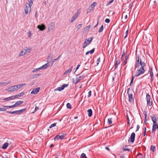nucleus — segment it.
Instances as JSON below:
<instances>
[{"mask_svg":"<svg viewBox=\"0 0 158 158\" xmlns=\"http://www.w3.org/2000/svg\"><path fill=\"white\" fill-rule=\"evenodd\" d=\"M146 63L143 62L139 58V55H137L136 61L135 65V68H139L140 65H141V67L140 69L137 70L135 75V77H138L144 73L145 70L144 67L146 66Z\"/></svg>","mask_w":158,"mask_h":158,"instance_id":"1","label":"nucleus"},{"mask_svg":"<svg viewBox=\"0 0 158 158\" xmlns=\"http://www.w3.org/2000/svg\"><path fill=\"white\" fill-rule=\"evenodd\" d=\"M127 94L128 95L129 102L131 103H134L135 97V94L134 91L129 88L128 89Z\"/></svg>","mask_w":158,"mask_h":158,"instance_id":"2","label":"nucleus"},{"mask_svg":"<svg viewBox=\"0 0 158 158\" xmlns=\"http://www.w3.org/2000/svg\"><path fill=\"white\" fill-rule=\"evenodd\" d=\"M33 4L32 0H28V2L25 4V7L24 8L25 13L26 14H28L31 10V6Z\"/></svg>","mask_w":158,"mask_h":158,"instance_id":"3","label":"nucleus"},{"mask_svg":"<svg viewBox=\"0 0 158 158\" xmlns=\"http://www.w3.org/2000/svg\"><path fill=\"white\" fill-rule=\"evenodd\" d=\"M80 76L79 77H76L75 80H74L73 81V83L76 84L81 80L84 77L85 74L82 73V72L79 75Z\"/></svg>","mask_w":158,"mask_h":158,"instance_id":"4","label":"nucleus"},{"mask_svg":"<svg viewBox=\"0 0 158 158\" xmlns=\"http://www.w3.org/2000/svg\"><path fill=\"white\" fill-rule=\"evenodd\" d=\"M146 100L147 105L149 106H152V100L151 98L150 95L148 94H146Z\"/></svg>","mask_w":158,"mask_h":158,"instance_id":"5","label":"nucleus"},{"mask_svg":"<svg viewBox=\"0 0 158 158\" xmlns=\"http://www.w3.org/2000/svg\"><path fill=\"white\" fill-rule=\"evenodd\" d=\"M66 136V134L62 133H59L58 135H56L54 138V140H58L59 139H63Z\"/></svg>","mask_w":158,"mask_h":158,"instance_id":"6","label":"nucleus"},{"mask_svg":"<svg viewBox=\"0 0 158 158\" xmlns=\"http://www.w3.org/2000/svg\"><path fill=\"white\" fill-rule=\"evenodd\" d=\"M93 39V37H91L90 38H89L88 39H85L83 46V48H85L90 43V42L92 41Z\"/></svg>","mask_w":158,"mask_h":158,"instance_id":"7","label":"nucleus"},{"mask_svg":"<svg viewBox=\"0 0 158 158\" xmlns=\"http://www.w3.org/2000/svg\"><path fill=\"white\" fill-rule=\"evenodd\" d=\"M96 5V2H94L91 4V6L89 7L87 10V13H90L92 11L95 7V6Z\"/></svg>","mask_w":158,"mask_h":158,"instance_id":"8","label":"nucleus"},{"mask_svg":"<svg viewBox=\"0 0 158 158\" xmlns=\"http://www.w3.org/2000/svg\"><path fill=\"white\" fill-rule=\"evenodd\" d=\"M158 128V123L157 122L153 123L152 132L154 133L156 129Z\"/></svg>","mask_w":158,"mask_h":158,"instance_id":"9","label":"nucleus"},{"mask_svg":"<svg viewBox=\"0 0 158 158\" xmlns=\"http://www.w3.org/2000/svg\"><path fill=\"white\" fill-rule=\"evenodd\" d=\"M135 133L134 132H133L131 133V136L129 139L128 140V142H129L130 140L131 142L132 143H133L135 140Z\"/></svg>","mask_w":158,"mask_h":158,"instance_id":"10","label":"nucleus"},{"mask_svg":"<svg viewBox=\"0 0 158 158\" xmlns=\"http://www.w3.org/2000/svg\"><path fill=\"white\" fill-rule=\"evenodd\" d=\"M55 27V23L54 22L51 23L48 27V31L49 32L50 31L53 30Z\"/></svg>","mask_w":158,"mask_h":158,"instance_id":"11","label":"nucleus"},{"mask_svg":"<svg viewBox=\"0 0 158 158\" xmlns=\"http://www.w3.org/2000/svg\"><path fill=\"white\" fill-rule=\"evenodd\" d=\"M17 90L15 85L11 86L6 89L8 92L14 91Z\"/></svg>","mask_w":158,"mask_h":158,"instance_id":"12","label":"nucleus"},{"mask_svg":"<svg viewBox=\"0 0 158 158\" xmlns=\"http://www.w3.org/2000/svg\"><path fill=\"white\" fill-rule=\"evenodd\" d=\"M50 62H48L47 63L45 64L41 67H40V69H47L50 65H49Z\"/></svg>","mask_w":158,"mask_h":158,"instance_id":"13","label":"nucleus"},{"mask_svg":"<svg viewBox=\"0 0 158 158\" xmlns=\"http://www.w3.org/2000/svg\"><path fill=\"white\" fill-rule=\"evenodd\" d=\"M40 87H38L36 89H34L31 92V94H36L39 91Z\"/></svg>","mask_w":158,"mask_h":158,"instance_id":"14","label":"nucleus"},{"mask_svg":"<svg viewBox=\"0 0 158 158\" xmlns=\"http://www.w3.org/2000/svg\"><path fill=\"white\" fill-rule=\"evenodd\" d=\"M79 14L78 13H77L75 14L72 17L71 19V20L70 22L71 23H73L75 20V19L77 18L78 17Z\"/></svg>","mask_w":158,"mask_h":158,"instance_id":"15","label":"nucleus"},{"mask_svg":"<svg viewBox=\"0 0 158 158\" xmlns=\"http://www.w3.org/2000/svg\"><path fill=\"white\" fill-rule=\"evenodd\" d=\"M26 110V108H24L19 110L15 111V114H19L22 113L25 111Z\"/></svg>","mask_w":158,"mask_h":158,"instance_id":"16","label":"nucleus"},{"mask_svg":"<svg viewBox=\"0 0 158 158\" xmlns=\"http://www.w3.org/2000/svg\"><path fill=\"white\" fill-rule=\"evenodd\" d=\"M129 55H126L125 56V60L123 61V66H125L127 63V60L129 58Z\"/></svg>","mask_w":158,"mask_h":158,"instance_id":"17","label":"nucleus"},{"mask_svg":"<svg viewBox=\"0 0 158 158\" xmlns=\"http://www.w3.org/2000/svg\"><path fill=\"white\" fill-rule=\"evenodd\" d=\"M152 120L153 123L157 122L158 118L155 115H153V116H151Z\"/></svg>","mask_w":158,"mask_h":158,"instance_id":"18","label":"nucleus"},{"mask_svg":"<svg viewBox=\"0 0 158 158\" xmlns=\"http://www.w3.org/2000/svg\"><path fill=\"white\" fill-rule=\"evenodd\" d=\"M73 68V66H70L68 69H67V70H66L65 71V72L64 73V74L65 75L66 74L70 73L71 72Z\"/></svg>","mask_w":158,"mask_h":158,"instance_id":"19","label":"nucleus"},{"mask_svg":"<svg viewBox=\"0 0 158 158\" xmlns=\"http://www.w3.org/2000/svg\"><path fill=\"white\" fill-rule=\"evenodd\" d=\"M12 100H14L12 96L8 98H5L2 99L4 101H9Z\"/></svg>","mask_w":158,"mask_h":158,"instance_id":"20","label":"nucleus"},{"mask_svg":"<svg viewBox=\"0 0 158 158\" xmlns=\"http://www.w3.org/2000/svg\"><path fill=\"white\" fill-rule=\"evenodd\" d=\"M25 85V84L23 83L15 85L17 90L18 89H19L21 88L22 87H23V86Z\"/></svg>","mask_w":158,"mask_h":158,"instance_id":"21","label":"nucleus"},{"mask_svg":"<svg viewBox=\"0 0 158 158\" xmlns=\"http://www.w3.org/2000/svg\"><path fill=\"white\" fill-rule=\"evenodd\" d=\"M120 64L119 60L118 59L115 62L114 65V70L116 69L118 67V65Z\"/></svg>","mask_w":158,"mask_h":158,"instance_id":"22","label":"nucleus"},{"mask_svg":"<svg viewBox=\"0 0 158 158\" xmlns=\"http://www.w3.org/2000/svg\"><path fill=\"white\" fill-rule=\"evenodd\" d=\"M23 103V101H19L16 102L14 104L15 105V106L16 107L21 105Z\"/></svg>","mask_w":158,"mask_h":158,"instance_id":"23","label":"nucleus"},{"mask_svg":"<svg viewBox=\"0 0 158 158\" xmlns=\"http://www.w3.org/2000/svg\"><path fill=\"white\" fill-rule=\"evenodd\" d=\"M23 49L25 51V54L29 53L31 51V49L27 47L24 48Z\"/></svg>","mask_w":158,"mask_h":158,"instance_id":"24","label":"nucleus"},{"mask_svg":"<svg viewBox=\"0 0 158 158\" xmlns=\"http://www.w3.org/2000/svg\"><path fill=\"white\" fill-rule=\"evenodd\" d=\"M153 3V8H154L155 7H156V0H151L150 2L149 3Z\"/></svg>","mask_w":158,"mask_h":158,"instance_id":"25","label":"nucleus"},{"mask_svg":"<svg viewBox=\"0 0 158 158\" xmlns=\"http://www.w3.org/2000/svg\"><path fill=\"white\" fill-rule=\"evenodd\" d=\"M88 115L89 117H90L92 116V110L91 109H89L88 110Z\"/></svg>","mask_w":158,"mask_h":158,"instance_id":"26","label":"nucleus"},{"mask_svg":"<svg viewBox=\"0 0 158 158\" xmlns=\"http://www.w3.org/2000/svg\"><path fill=\"white\" fill-rule=\"evenodd\" d=\"M150 74V76L151 77V81L152 82V81H153V80H154V77H153V72H149Z\"/></svg>","mask_w":158,"mask_h":158,"instance_id":"27","label":"nucleus"},{"mask_svg":"<svg viewBox=\"0 0 158 158\" xmlns=\"http://www.w3.org/2000/svg\"><path fill=\"white\" fill-rule=\"evenodd\" d=\"M94 51H95V48H94L92 49L91 50H90L89 51H88V52H86L85 53V54L86 55H87L89 53H90L91 54H92L94 52Z\"/></svg>","mask_w":158,"mask_h":158,"instance_id":"28","label":"nucleus"},{"mask_svg":"<svg viewBox=\"0 0 158 158\" xmlns=\"http://www.w3.org/2000/svg\"><path fill=\"white\" fill-rule=\"evenodd\" d=\"M52 59V55H49L48 58V62H49L50 63L51 62Z\"/></svg>","mask_w":158,"mask_h":158,"instance_id":"29","label":"nucleus"},{"mask_svg":"<svg viewBox=\"0 0 158 158\" xmlns=\"http://www.w3.org/2000/svg\"><path fill=\"white\" fill-rule=\"evenodd\" d=\"M8 143H5L2 146V148L3 149H6L8 147Z\"/></svg>","mask_w":158,"mask_h":158,"instance_id":"30","label":"nucleus"},{"mask_svg":"<svg viewBox=\"0 0 158 158\" xmlns=\"http://www.w3.org/2000/svg\"><path fill=\"white\" fill-rule=\"evenodd\" d=\"M150 149L153 152H155L156 151V147L154 145H152L151 146Z\"/></svg>","mask_w":158,"mask_h":158,"instance_id":"31","label":"nucleus"},{"mask_svg":"<svg viewBox=\"0 0 158 158\" xmlns=\"http://www.w3.org/2000/svg\"><path fill=\"white\" fill-rule=\"evenodd\" d=\"M124 18L126 20L127 18V14L126 12H124L122 15V18Z\"/></svg>","mask_w":158,"mask_h":158,"instance_id":"32","label":"nucleus"},{"mask_svg":"<svg viewBox=\"0 0 158 158\" xmlns=\"http://www.w3.org/2000/svg\"><path fill=\"white\" fill-rule=\"evenodd\" d=\"M25 54V51L23 49L19 53V56H23Z\"/></svg>","mask_w":158,"mask_h":158,"instance_id":"33","label":"nucleus"},{"mask_svg":"<svg viewBox=\"0 0 158 158\" xmlns=\"http://www.w3.org/2000/svg\"><path fill=\"white\" fill-rule=\"evenodd\" d=\"M45 28V25L42 24L41 25H40V31H43L44 30Z\"/></svg>","mask_w":158,"mask_h":158,"instance_id":"34","label":"nucleus"},{"mask_svg":"<svg viewBox=\"0 0 158 158\" xmlns=\"http://www.w3.org/2000/svg\"><path fill=\"white\" fill-rule=\"evenodd\" d=\"M3 107H5V108H12V107H15V104L13 105H12V106H3Z\"/></svg>","mask_w":158,"mask_h":158,"instance_id":"35","label":"nucleus"},{"mask_svg":"<svg viewBox=\"0 0 158 158\" xmlns=\"http://www.w3.org/2000/svg\"><path fill=\"white\" fill-rule=\"evenodd\" d=\"M10 81H8L6 82H1L0 83V85H7L10 83Z\"/></svg>","mask_w":158,"mask_h":158,"instance_id":"36","label":"nucleus"},{"mask_svg":"<svg viewBox=\"0 0 158 158\" xmlns=\"http://www.w3.org/2000/svg\"><path fill=\"white\" fill-rule=\"evenodd\" d=\"M137 156H138V158H145V157L141 153H138Z\"/></svg>","mask_w":158,"mask_h":158,"instance_id":"37","label":"nucleus"},{"mask_svg":"<svg viewBox=\"0 0 158 158\" xmlns=\"http://www.w3.org/2000/svg\"><path fill=\"white\" fill-rule=\"evenodd\" d=\"M108 123L109 125H111L112 124V119L111 118H109L108 119Z\"/></svg>","mask_w":158,"mask_h":158,"instance_id":"38","label":"nucleus"},{"mask_svg":"<svg viewBox=\"0 0 158 158\" xmlns=\"http://www.w3.org/2000/svg\"><path fill=\"white\" fill-rule=\"evenodd\" d=\"M103 25H102L101 26V27H100V28L98 30V32L99 33H100L103 30Z\"/></svg>","mask_w":158,"mask_h":158,"instance_id":"39","label":"nucleus"},{"mask_svg":"<svg viewBox=\"0 0 158 158\" xmlns=\"http://www.w3.org/2000/svg\"><path fill=\"white\" fill-rule=\"evenodd\" d=\"M134 78H135L134 76H132V78H131V82H130V86H131L132 85L133 83V80H134Z\"/></svg>","mask_w":158,"mask_h":158,"instance_id":"40","label":"nucleus"},{"mask_svg":"<svg viewBox=\"0 0 158 158\" xmlns=\"http://www.w3.org/2000/svg\"><path fill=\"white\" fill-rule=\"evenodd\" d=\"M66 106L68 108L71 109L72 108L71 106L70 103H68L66 104Z\"/></svg>","mask_w":158,"mask_h":158,"instance_id":"41","label":"nucleus"},{"mask_svg":"<svg viewBox=\"0 0 158 158\" xmlns=\"http://www.w3.org/2000/svg\"><path fill=\"white\" fill-rule=\"evenodd\" d=\"M6 108H5L3 107V108L1 107L0 108V111H6Z\"/></svg>","mask_w":158,"mask_h":158,"instance_id":"42","label":"nucleus"},{"mask_svg":"<svg viewBox=\"0 0 158 158\" xmlns=\"http://www.w3.org/2000/svg\"><path fill=\"white\" fill-rule=\"evenodd\" d=\"M81 158H87V157L85 153H82L81 155Z\"/></svg>","mask_w":158,"mask_h":158,"instance_id":"43","label":"nucleus"},{"mask_svg":"<svg viewBox=\"0 0 158 158\" xmlns=\"http://www.w3.org/2000/svg\"><path fill=\"white\" fill-rule=\"evenodd\" d=\"M63 89L62 88V86L61 87H59L56 88V90H58L59 91H60L63 90Z\"/></svg>","mask_w":158,"mask_h":158,"instance_id":"44","label":"nucleus"},{"mask_svg":"<svg viewBox=\"0 0 158 158\" xmlns=\"http://www.w3.org/2000/svg\"><path fill=\"white\" fill-rule=\"evenodd\" d=\"M56 125V123H54L52 124L49 127V128H51L53 127H54Z\"/></svg>","mask_w":158,"mask_h":158,"instance_id":"45","label":"nucleus"},{"mask_svg":"<svg viewBox=\"0 0 158 158\" xmlns=\"http://www.w3.org/2000/svg\"><path fill=\"white\" fill-rule=\"evenodd\" d=\"M143 114L145 116V121L146 120L147 121V119H146V118L147 116V112L146 111H144V112H143Z\"/></svg>","mask_w":158,"mask_h":158,"instance_id":"46","label":"nucleus"},{"mask_svg":"<svg viewBox=\"0 0 158 158\" xmlns=\"http://www.w3.org/2000/svg\"><path fill=\"white\" fill-rule=\"evenodd\" d=\"M58 60V58H56V59H54L53 60V61H52V63L51 64V65H50V66H52L53 65V63L56 62V61L57 60Z\"/></svg>","mask_w":158,"mask_h":158,"instance_id":"47","label":"nucleus"},{"mask_svg":"<svg viewBox=\"0 0 158 158\" xmlns=\"http://www.w3.org/2000/svg\"><path fill=\"white\" fill-rule=\"evenodd\" d=\"M100 58L99 57L97 60V65H98L99 63H100Z\"/></svg>","mask_w":158,"mask_h":158,"instance_id":"48","label":"nucleus"},{"mask_svg":"<svg viewBox=\"0 0 158 158\" xmlns=\"http://www.w3.org/2000/svg\"><path fill=\"white\" fill-rule=\"evenodd\" d=\"M40 70V68H37V69H34L32 71V72L34 73L36 71Z\"/></svg>","mask_w":158,"mask_h":158,"instance_id":"49","label":"nucleus"},{"mask_svg":"<svg viewBox=\"0 0 158 158\" xmlns=\"http://www.w3.org/2000/svg\"><path fill=\"white\" fill-rule=\"evenodd\" d=\"M25 94V93L24 92H22L20 93L19 94V97H21L23 96Z\"/></svg>","mask_w":158,"mask_h":158,"instance_id":"50","label":"nucleus"},{"mask_svg":"<svg viewBox=\"0 0 158 158\" xmlns=\"http://www.w3.org/2000/svg\"><path fill=\"white\" fill-rule=\"evenodd\" d=\"M113 1H114L113 0H111L110 1H109V2H108L107 4V6H108V5H110L113 2Z\"/></svg>","mask_w":158,"mask_h":158,"instance_id":"51","label":"nucleus"},{"mask_svg":"<svg viewBox=\"0 0 158 158\" xmlns=\"http://www.w3.org/2000/svg\"><path fill=\"white\" fill-rule=\"evenodd\" d=\"M68 84H64L62 86V87L63 89H64V88L67 87L68 86Z\"/></svg>","mask_w":158,"mask_h":158,"instance_id":"52","label":"nucleus"},{"mask_svg":"<svg viewBox=\"0 0 158 158\" xmlns=\"http://www.w3.org/2000/svg\"><path fill=\"white\" fill-rule=\"evenodd\" d=\"M27 33H28V37L30 38L31 36V31H29Z\"/></svg>","mask_w":158,"mask_h":158,"instance_id":"53","label":"nucleus"},{"mask_svg":"<svg viewBox=\"0 0 158 158\" xmlns=\"http://www.w3.org/2000/svg\"><path fill=\"white\" fill-rule=\"evenodd\" d=\"M13 97V99H14L15 98H18L19 97V94L16 95H15L12 96Z\"/></svg>","mask_w":158,"mask_h":158,"instance_id":"54","label":"nucleus"},{"mask_svg":"<svg viewBox=\"0 0 158 158\" xmlns=\"http://www.w3.org/2000/svg\"><path fill=\"white\" fill-rule=\"evenodd\" d=\"M6 112L11 114H15V111H7Z\"/></svg>","mask_w":158,"mask_h":158,"instance_id":"55","label":"nucleus"},{"mask_svg":"<svg viewBox=\"0 0 158 158\" xmlns=\"http://www.w3.org/2000/svg\"><path fill=\"white\" fill-rule=\"evenodd\" d=\"M91 95V91H90L89 92L88 94V95L87 96L88 97H90Z\"/></svg>","mask_w":158,"mask_h":158,"instance_id":"56","label":"nucleus"},{"mask_svg":"<svg viewBox=\"0 0 158 158\" xmlns=\"http://www.w3.org/2000/svg\"><path fill=\"white\" fill-rule=\"evenodd\" d=\"M123 151H130V150L129 148H123Z\"/></svg>","mask_w":158,"mask_h":158,"instance_id":"57","label":"nucleus"},{"mask_svg":"<svg viewBox=\"0 0 158 158\" xmlns=\"http://www.w3.org/2000/svg\"><path fill=\"white\" fill-rule=\"evenodd\" d=\"M82 26V24H80L77 25V27L78 29H79Z\"/></svg>","mask_w":158,"mask_h":158,"instance_id":"58","label":"nucleus"},{"mask_svg":"<svg viewBox=\"0 0 158 158\" xmlns=\"http://www.w3.org/2000/svg\"><path fill=\"white\" fill-rule=\"evenodd\" d=\"M128 30L127 29L126 31V35L124 37V39H125L127 37L128 34Z\"/></svg>","mask_w":158,"mask_h":158,"instance_id":"59","label":"nucleus"},{"mask_svg":"<svg viewBox=\"0 0 158 158\" xmlns=\"http://www.w3.org/2000/svg\"><path fill=\"white\" fill-rule=\"evenodd\" d=\"M105 22L108 23L110 22V20L108 19H106L105 20Z\"/></svg>","mask_w":158,"mask_h":158,"instance_id":"60","label":"nucleus"},{"mask_svg":"<svg viewBox=\"0 0 158 158\" xmlns=\"http://www.w3.org/2000/svg\"><path fill=\"white\" fill-rule=\"evenodd\" d=\"M125 55V51L124 50H123L122 53V54L121 56V59H122V58L124 56V55Z\"/></svg>","mask_w":158,"mask_h":158,"instance_id":"61","label":"nucleus"},{"mask_svg":"<svg viewBox=\"0 0 158 158\" xmlns=\"http://www.w3.org/2000/svg\"><path fill=\"white\" fill-rule=\"evenodd\" d=\"M146 127H145V130L144 132H143V135L144 136L146 135Z\"/></svg>","mask_w":158,"mask_h":158,"instance_id":"62","label":"nucleus"},{"mask_svg":"<svg viewBox=\"0 0 158 158\" xmlns=\"http://www.w3.org/2000/svg\"><path fill=\"white\" fill-rule=\"evenodd\" d=\"M127 123L129 124H130V119H129L128 116H127Z\"/></svg>","mask_w":158,"mask_h":158,"instance_id":"63","label":"nucleus"},{"mask_svg":"<svg viewBox=\"0 0 158 158\" xmlns=\"http://www.w3.org/2000/svg\"><path fill=\"white\" fill-rule=\"evenodd\" d=\"M39 107H37V106H36L35 107V111H34L33 112H32V113H34V112L36 111L37 110H38L39 109Z\"/></svg>","mask_w":158,"mask_h":158,"instance_id":"64","label":"nucleus"}]
</instances>
